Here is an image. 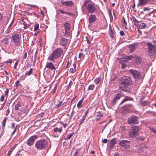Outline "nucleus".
Instances as JSON below:
<instances>
[{
    "label": "nucleus",
    "mask_w": 156,
    "mask_h": 156,
    "mask_svg": "<svg viewBox=\"0 0 156 156\" xmlns=\"http://www.w3.org/2000/svg\"><path fill=\"white\" fill-rule=\"evenodd\" d=\"M63 51L60 48H57L54 50L48 58V60L49 61H54L55 59H57L60 57L62 54Z\"/></svg>",
    "instance_id": "1"
},
{
    "label": "nucleus",
    "mask_w": 156,
    "mask_h": 156,
    "mask_svg": "<svg viewBox=\"0 0 156 156\" xmlns=\"http://www.w3.org/2000/svg\"><path fill=\"white\" fill-rule=\"evenodd\" d=\"M48 142L46 140L43 139L37 141L35 145V147L38 150L45 149L47 148Z\"/></svg>",
    "instance_id": "2"
},
{
    "label": "nucleus",
    "mask_w": 156,
    "mask_h": 156,
    "mask_svg": "<svg viewBox=\"0 0 156 156\" xmlns=\"http://www.w3.org/2000/svg\"><path fill=\"white\" fill-rule=\"evenodd\" d=\"M148 52L151 58H154L156 54V45H152L151 43H147Z\"/></svg>",
    "instance_id": "3"
},
{
    "label": "nucleus",
    "mask_w": 156,
    "mask_h": 156,
    "mask_svg": "<svg viewBox=\"0 0 156 156\" xmlns=\"http://www.w3.org/2000/svg\"><path fill=\"white\" fill-rule=\"evenodd\" d=\"M140 127L138 126H134L132 127L128 133L129 136L133 138L135 137L139 134Z\"/></svg>",
    "instance_id": "4"
},
{
    "label": "nucleus",
    "mask_w": 156,
    "mask_h": 156,
    "mask_svg": "<svg viewBox=\"0 0 156 156\" xmlns=\"http://www.w3.org/2000/svg\"><path fill=\"white\" fill-rule=\"evenodd\" d=\"M56 127L53 129V136L54 137H58L62 131V126H60L58 123L56 125Z\"/></svg>",
    "instance_id": "5"
},
{
    "label": "nucleus",
    "mask_w": 156,
    "mask_h": 156,
    "mask_svg": "<svg viewBox=\"0 0 156 156\" xmlns=\"http://www.w3.org/2000/svg\"><path fill=\"white\" fill-rule=\"evenodd\" d=\"M12 41L17 46H20L21 44V35L18 34H15L12 36Z\"/></svg>",
    "instance_id": "6"
},
{
    "label": "nucleus",
    "mask_w": 156,
    "mask_h": 156,
    "mask_svg": "<svg viewBox=\"0 0 156 156\" xmlns=\"http://www.w3.org/2000/svg\"><path fill=\"white\" fill-rule=\"evenodd\" d=\"M138 122V117L135 115H132L129 117L127 120L128 124L130 125L136 124Z\"/></svg>",
    "instance_id": "7"
},
{
    "label": "nucleus",
    "mask_w": 156,
    "mask_h": 156,
    "mask_svg": "<svg viewBox=\"0 0 156 156\" xmlns=\"http://www.w3.org/2000/svg\"><path fill=\"white\" fill-rule=\"evenodd\" d=\"M121 84L127 86L131 84V80L130 78L127 76H124L121 79Z\"/></svg>",
    "instance_id": "8"
},
{
    "label": "nucleus",
    "mask_w": 156,
    "mask_h": 156,
    "mask_svg": "<svg viewBox=\"0 0 156 156\" xmlns=\"http://www.w3.org/2000/svg\"><path fill=\"white\" fill-rule=\"evenodd\" d=\"M129 72L135 79H138L141 77V73L139 72L137 70L130 69L129 70Z\"/></svg>",
    "instance_id": "9"
},
{
    "label": "nucleus",
    "mask_w": 156,
    "mask_h": 156,
    "mask_svg": "<svg viewBox=\"0 0 156 156\" xmlns=\"http://www.w3.org/2000/svg\"><path fill=\"white\" fill-rule=\"evenodd\" d=\"M63 26L64 27L65 35L69 36L71 33V27L70 24L66 22L65 23Z\"/></svg>",
    "instance_id": "10"
},
{
    "label": "nucleus",
    "mask_w": 156,
    "mask_h": 156,
    "mask_svg": "<svg viewBox=\"0 0 156 156\" xmlns=\"http://www.w3.org/2000/svg\"><path fill=\"white\" fill-rule=\"evenodd\" d=\"M130 142L126 140H122L120 141L119 144L125 149H128L129 148Z\"/></svg>",
    "instance_id": "11"
},
{
    "label": "nucleus",
    "mask_w": 156,
    "mask_h": 156,
    "mask_svg": "<svg viewBox=\"0 0 156 156\" xmlns=\"http://www.w3.org/2000/svg\"><path fill=\"white\" fill-rule=\"evenodd\" d=\"M86 9L87 11L89 13H92L95 12L96 11V9L94 6V5L93 3L88 4Z\"/></svg>",
    "instance_id": "12"
},
{
    "label": "nucleus",
    "mask_w": 156,
    "mask_h": 156,
    "mask_svg": "<svg viewBox=\"0 0 156 156\" xmlns=\"http://www.w3.org/2000/svg\"><path fill=\"white\" fill-rule=\"evenodd\" d=\"M37 135H34L30 136L27 141V144L29 146H32L34 144L35 140L38 138Z\"/></svg>",
    "instance_id": "13"
},
{
    "label": "nucleus",
    "mask_w": 156,
    "mask_h": 156,
    "mask_svg": "<svg viewBox=\"0 0 156 156\" xmlns=\"http://www.w3.org/2000/svg\"><path fill=\"white\" fill-rule=\"evenodd\" d=\"M67 39H66L65 38L62 37L59 40V44L64 48L65 49L66 48L67 45Z\"/></svg>",
    "instance_id": "14"
},
{
    "label": "nucleus",
    "mask_w": 156,
    "mask_h": 156,
    "mask_svg": "<svg viewBox=\"0 0 156 156\" xmlns=\"http://www.w3.org/2000/svg\"><path fill=\"white\" fill-rule=\"evenodd\" d=\"M50 69L51 70L55 72L56 68L53 64L51 62H47L46 64L45 67Z\"/></svg>",
    "instance_id": "15"
},
{
    "label": "nucleus",
    "mask_w": 156,
    "mask_h": 156,
    "mask_svg": "<svg viewBox=\"0 0 156 156\" xmlns=\"http://www.w3.org/2000/svg\"><path fill=\"white\" fill-rule=\"evenodd\" d=\"M142 61V58L140 56L135 55L133 60V63L135 65L140 64Z\"/></svg>",
    "instance_id": "16"
},
{
    "label": "nucleus",
    "mask_w": 156,
    "mask_h": 156,
    "mask_svg": "<svg viewBox=\"0 0 156 156\" xmlns=\"http://www.w3.org/2000/svg\"><path fill=\"white\" fill-rule=\"evenodd\" d=\"M97 20L96 16L94 15H90L89 17V22L90 24L93 23Z\"/></svg>",
    "instance_id": "17"
},
{
    "label": "nucleus",
    "mask_w": 156,
    "mask_h": 156,
    "mask_svg": "<svg viewBox=\"0 0 156 156\" xmlns=\"http://www.w3.org/2000/svg\"><path fill=\"white\" fill-rule=\"evenodd\" d=\"M122 96V95L121 94H117L115 97L114 99L111 101L112 105H115L116 103V101L118 100Z\"/></svg>",
    "instance_id": "18"
},
{
    "label": "nucleus",
    "mask_w": 156,
    "mask_h": 156,
    "mask_svg": "<svg viewBox=\"0 0 156 156\" xmlns=\"http://www.w3.org/2000/svg\"><path fill=\"white\" fill-rule=\"evenodd\" d=\"M138 43L137 42L135 43L129 45V48H130V50L131 52H133L135 50V47L136 46Z\"/></svg>",
    "instance_id": "19"
},
{
    "label": "nucleus",
    "mask_w": 156,
    "mask_h": 156,
    "mask_svg": "<svg viewBox=\"0 0 156 156\" xmlns=\"http://www.w3.org/2000/svg\"><path fill=\"white\" fill-rule=\"evenodd\" d=\"M109 34L110 35V36L113 39L114 38V34L113 31L112 30L111 28V26H109Z\"/></svg>",
    "instance_id": "20"
},
{
    "label": "nucleus",
    "mask_w": 156,
    "mask_h": 156,
    "mask_svg": "<svg viewBox=\"0 0 156 156\" xmlns=\"http://www.w3.org/2000/svg\"><path fill=\"white\" fill-rule=\"evenodd\" d=\"M148 0H139V5H144L146 4L148 2Z\"/></svg>",
    "instance_id": "21"
},
{
    "label": "nucleus",
    "mask_w": 156,
    "mask_h": 156,
    "mask_svg": "<svg viewBox=\"0 0 156 156\" xmlns=\"http://www.w3.org/2000/svg\"><path fill=\"white\" fill-rule=\"evenodd\" d=\"M73 68H70L69 72L71 73H73L76 70V65L75 63H74L73 64Z\"/></svg>",
    "instance_id": "22"
},
{
    "label": "nucleus",
    "mask_w": 156,
    "mask_h": 156,
    "mask_svg": "<svg viewBox=\"0 0 156 156\" xmlns=\"http://www.w3.org/2000/svg\"><path fill=\"white\" fill-rule=\"evenodd\" d=\"M60 11L62 14H65L70 16H73V14L70 12L67 11H63L61 9H60Z\"/></svg>",
    "instance_id": "23"
},
{
    "label": "nucleus",
    "mask_w": 156,
    "mask_h": 156,
    "mask_svg": "<svg viewBox=\"0 0 156 156\" xmlns=\"http://www.w3.org/2000/svg\"><path fill=\"white\" fill-rule=\"evenodd\" d=\"M126 85H124L123 84H121V83H120V86L119 87V90L123 91H124L126 90Z\"/></svg>",
    "instance_id": "24"
},
{
    "label": "nucleus",
    "mask_w": 156,
    "mask_h": 156,
    "mask_svg": "<svg viewBox=\"0 0 156 156\" xmlns=\"http://www.w3.org/2000/svg\"><path fill=\"white\" fill-rule=\"evenodd\" d=\"M132 19L133 22L135 26H138L139 21L137 20L135 17L134 16H133L132 17Z\"/></svg>",
    "instance_id": "25"
},
{
    "label": "nucleus",
    "mask_w": 156,
    "mask_h": 156,
    "mask_svg": "<svg viewBox=\"0 0 156 156\" xmlns=\"http://www.w3.org/2000/svg\"><path fill=\"white\" fill-rule=\"evenodd\" d=\"M22 103L20 102H18L17 105H16L15 106V109L16 110H19V108L22 106Z\"/></svg>",
    "instance_id": "26"
},
{
    "label": "nucleus",
    "mask_w": 156,
    "mask_h": 156,
    "mask_svg": "<svg viewBox=\"0 0 156 156\" xmlns=\"http://www.w3.org/2000/svg\"><path fill=\"white\" fill-rule=\"evenodd\" d=\"M76 151L77 152V153L79 154V156L83 155V150H82V148H80L77 149Z\"/></svg>",
    "instance_id": "27"
},
{
    "label": "nucleus",
    "mask_w": 156,
    "mask_h": 156,
    "mask_svg": "<svg viewBox=\"0 0 156 156\" xmlns=\"http://www.w3.org/2000/svg\"><path fill=\"white\" fill-rule=\"evenodd\" d=\"M115 139H112L110 141V145L111 147H113L114 145L115 144Z\"/></svg>",
    "instance_id": "28"
},
{
    "label": "nucleus",
    "mask_w": 156,
    "mask_h": 156,
    "mask_svg": "<svg viewBox=\"0 0 156 156\" xmlns=\"http://www.w3.org/2000/svg\"><path fill=\"white\" fill-rule=\"evenodd\" d=\"M33 69L32 68H31L29 71H27L25 73L26 76H29L31 75L33 72Z\"/></svg>",
    "instance_id": "29"
},
{
    "label": "nucleus",
    "mask_w": 156,
    "mask_h": 156,
    "mask_svg": "<svg viewBox=\"0 0 156 156\" xmlns=\"http://www.w3.org/2000/svg\"><path fill=\"white\" fill-rule=\"evenodd\" d=\"M140 102L141 105L143 106L147 105L148 104L147 101L145 100L141 101H140Z\"/></svg>",
    "instance_id": "30"
},
{
    "label": "nucleus",
    "mask_w": 156,
    "mask_h": 156,
    "mask_svg": "<svg viewBox=\"0 0 156 156\" xmlns=\"http://www.w3.org/2000/svg\"><path fill=\"white\" fill-rule=\"evenodd\" d=\"M98 114L97 115V118H96V120H99L100 118L103 116V114H102V113L99 112L98 113H97Z\"/></svg>",
    "instance_id": "31"
},
{
    "label": "nucleus",
    "mask_w": 156,
    "mask_h": 156,
    "mask_svg": "<svg viewBox=\"0 0 156 156\" xmlns=\"http://www.w3.org/2000/svg\"><path fill=\"white\" fill-rule=\"evenodd\" d=\"M127 61V60H126L125 58H122L120 59L119 60V62L121 65L125 63Z\"/></svg>",
    "instance_id": "32"
},
{
    "label": "nucleus",
    "mask_w": 156,
    "mask_h": 156,
    "mask_svg": "<svg viewBox=\"0 0 156 156\" xmlns=\"http://www.w3.org/2000/svg\"><path fill=\"white\" fill-rule=\"evenodd\" d=\"M60 126L61 125L62 126H62L64 128H65L67 126V124L66 123H64L63 122H58Z\"/></svg>",
    "instance_id": "33"
},
{
    "label": "nucleus",
    "mask_w": 156,
    "mask_h": 156,
    "mask_svg": "<svg viewBox=\"0 0 156 156\" xmlns=\"http://www.w3.org/2000/svg\"><path fill=\"white\" fill-rule=\"evenodd\" d=\"M74 133H73L69 134L67 136L65 137H64V139L66 140H67L69 139L73 135Z\"/></svg>",
    "instance_id": "34"
},
{
    "label": "nucleus",
    "mask_w": 156,
    "mask_h": 156,
    "mask_svg": "<svg viewBox=\"0 0 156 156\" xmlns=\"http://www.w3.org/2000/svg\"><path fill=\"white\" fill-rule=\"evenodd\" d=\"M9 39L8 38H4L2 41V42L5 45H6L8 44V41Z\"/></svg>",
    "instance_id": "35"
},
{
    "label": "nucleus",
    "mask_w": 156,
    "mask_h": 156,
    "mask_svg": "<svg viewBox=\"0 0 156 156\" xmlns=\"http://www.w3.org/2000/svg\"><path fill=\"white\" fill-rule=\"evenodd\" d=\"M63 3H65L66 5L67 6H70L73 4V3L71 1L64 2H63Z\"/></svg>",
    "instance_id": "36"
},
{
    "label": "nucleus",
    "mask_w": 156,
    "mask_h": 156,
    "mask_svg": "<svg viewBox=\"0 0 156 156\" xmlns=\"http://www.w3.org/2000/svg\"><path fill=\"white\" fill-rule=\"evenodd\" d=\"M101 77H98L96 79H95L94 80V83L97 84L99 83V82L101 81Z\"/></svg>",
    "instance_id": "37"
},
{
    "label": "nucleus",
    "mask_w": 156,
    "mask_h": 156,
    "mask_svg": "<svg viewBox=\"0 0 156 156\" xmlns=\"http://www.w3.org/2000/svg\"><path fill=\"white\" fill-rule=\"evenodd\" d=\"M16 146V145L15 144L14 146H13V147H12L10 151L8 152V155H10L11 154L12 152L14 150V149L15 148Z\"/></svg>",
    "instance_id": "38"
},
{
    "label": "nucleus",
    "mask_w": 156,
    "mask_h": 156,
    "mask_svg": "<svg viewBox=\"0 0 156 156\" xmlns=\"http://www.w3.org/2000/svg\"><path fill=\"white\" fill-rule=\"evenodd\" d=\"M94 87L95 86L94 84L90 85L88 88L87 90H92Z\"/></svg>",
    "instance_id": "39"
},
{
    "label": "nucleus",
    "mask_w": 156,
    "mask_h": 156,
    "mask_svg": "<svg viewBox=\"0 0 156 156\" xmlns=\"http://www.w3.org/2000/svg\"><path fill=\"white\" fill-rule=\"evenodd\" d=\"M7 120V118H5V119L3 120V121L2 122V129H4V128L5 126V124L6 123V122Z\"/></svg>",
    "instance_id": "40"
},
{
    "label": "nucleus",
    "mask_w": 156,
    "mask_h": 156,
    "mask_svg": "<svg viewBox=\"0 0 156 156\" xmlns=\"http://www.w3.org/2000/svg\"><path fill=\"white\" fill-rule=\"evenodd\" d=\"M146 25L144 23H142L139 25V28L140 29L144 28L145 27Z\"/></svg>",
    "instance_id": "41"
},
{
    "label": "nucleus",
    "mask_w": 156,
    "mask_h": 156,
    "mask_svg": "<svg viewBox=\"0 0 156 156\" xmlns=\"http://www.w3.org/2000/svg\"><path fill=\"white\" fill-rule=\"evenodd\" d=\"M133 58V56L132 55H130L129 56H126L125 58L126 59V60H130L132 59Z\"/></svg>",
    "instance_id": "42"
},
{
    "label": "nucleus",
    "mask_w": 156,
    "mask_h": 156,
    "mask_svg": "<svg viewBox=\"0 0 156 156\" xmlns=\"http://www.w3.org/2000/svg\"><path fill=\"white\" fill-rule=\"evenodd\" d=\"M83 99L80 100L79 101V102H78V103L77 105V106L78 108H79L80 106L81 105L83 102Z\"/></svg>",
    "instance_id": "43"
},
{
    "label": "nucleus",
    "mask_w": 156,
    "mask_h": 156,
    "mask_svg": "<svg viewBox=\"0 0 156 156\" xmlns=\"http://www.w3.org/2000/svg\"><path fill=\"white\" fill-rule=\"evenodd\" d=\"M39 28V24H35L34 27V31H36L38 30Z\"/></svg>",
    "instance_id": "44"
},
{
    "label": "nucleus",
    "mask_w": 156,
    "mask_h": 156,
    "mask_svg": "<svg viewBox=\"0 0 156 156\" xmlns=\"http://www.w3.org/2000/svg\"><path fill=\"white\" fill-rule=\"evenodd\" d=\"M131 98L128 97V98H125L124 100H123L122 102H121L120 104H122L124 102L126 101H128V100H131Z\"/></svg>",
    "instance_id": "45"
},
{
    "label": "nucleus",
    "mask_w": 156,
    "mask_h": 156,
    "mask_svg": "<svg viewBox=\"0 0 156 156\" xmlns=\"http://www.w3.org/2000/svg\"><path fill=\"white\" fill-rule=\"evenodd\" d=\"M121 131L122 132H124L126 131L127 129V128L125 126H122L121 127Z\"/></svg>",
    "instance_id": "46"
},
{
    "label": "nucleus",
    "mask_w": 156,
    "mask_h": 156,
    "mask_svg": "<svg viewBox=\"0 0 156 156\" xmlns=\"http://www.w3.org/2000/svg\"><path fill=\"white\" fill-rule=\"evenodd\" d=\"M84 55L83 53H80L79 55V58L80 59H83L84 58Z\"/></svg>",
    "instance_id": "47"
},
{
    "label": "nucleus",
    "mask_w": 156,
    "mask_h": 156,
    "mask_svg": "<svg viewBox=\"0 0 156 156\" xmlns=\"http://www.w3.org/2000/svg\"><path fill=\"white\" fill-rule=\"evenodd\" d=\"M23 24L24 25V29H26L28 28V26H27V24H26V22H25L24 21H23Z\"/></svg>",
    "instance_id": "48"
},
{
    "label": "nucleus",
    "mask_w": 156,
    "mask_h": 156,
    "mask_svg": "<svg viewBox=\"0 0 156 156\" xmlns=\"http://www.w3.org/2000/svg\"><path fill=\"white\" fill-rule=\"evenodd\" d=\"M89 2V1L88 0H86L85 1V2L83 3V6L85 7L86 9V7H87V4Z\"/></svg>",
    "instance_id": "49"
},
{
    "label": "nucleus",
    "mask_w": 156,
    "mask_h": 156,
    "mask_svg": "<svg viewBox=\"0 0 156 156\" xmlns=\"http://www.w3.org/2000/svg\"><path fill=\"white\" fill-rule=\"evenodd\" d=\"M37 45H39L40 46H41L42 44V40L40 39L37 42Z\"/></svg>",
    "instance_id": "50"
},
{
    "label": "nucleus",
    "mask_w": 156,
    "mask_h": 156,
    "mask_svg": "<svg viewBox=\"0 0 156 156\" xmlns=\"http://www.w3.org/2000/svg\"><path fill=\"white\" fill-rule=\"evenodd\" d=\"M88 113V111H87L85 113V115L83 116V121H84L85 119V117L87 115Z\"/></svg>",
    "instance_id": "51"
},
{
    "label": "nucleus",
    "mask_w": 156,
    "mask_h": 156,
    "mask_svg": "<svg viewBox=\"0 0 156 156\" xmlns=\"http://www.w3.org/2000/svg\"><path fill=\"white\" fill-rule=\"evenodd\" d=\"M117 77L115 76H114L113 77H112L111 80V82L112 83V82L114 81L117 78Z\"/></svg>",
    "instance_id": "52"
},
{
    "label": "nucleus",
    "mask_w": 156,
    "mask_h": 156,
    "mask_svg": "<svg viewBox=\"0 0 156 156\" xmlns=\"http://www.w3.org/2000/svg\"><path fill=\"white\" fill-rule=\"evenodd\" d=\"M62 101H60V102H59V103L57 105H56V106H55V108H59L61 106V105L62 104Z\"/></svg>",
    "instance_id": "53"
},
{
    "label": "nucleus",
    "mask_w": 156,
    "mask_h": 156,
    "mask_svg": "<svg viewBox=\"0 0 156 156\" xmlns=\"http://www.w3.org/2000/svg\"><path fill=\"white\" fill-rule=\"evenodd\" d=\"M149 130L153 133H156V130L154 129L153 128H149Z\"/></svg>",
    "instance_id": "54"
},
{
    "label": "nucleus",
    "mask_w": 156,
    "mask_h": 156,
    "mask_svg": "<svg viewBox=\"0 0 156 156\" xmlns=\"http://www.w3.org/2000/svg\"><path fill=\"white\" fill-rule=\"evenodd\" d=\"M4 99H5L4 96V95L3 94H2V95L1 97L0 98V101H4Z\"/></svg>",
    "instance_id": "55"
},
{
    "label": "nucleus",
    "mask_w": 156,
    "mask_h": 156,
    "mask_svg": "<svg viewBox=\"0 0 156 156\" xmlns=\"http://www.w3.org/2000/svg\"><path fill=\"white\" fill-rule=\"evenodd\" d=\"M19 62V60H17L16 62V63H15V65L14 66V68L15 69H17V65L18 64Z\"/></svg>",
    "instance_id": "56"
},
{
    "label": "nucleus",
    "mask_w": 156,
    "mask_h": 156,
    "mask_svg": "<svg viewBox=\"0 0 156 156\" xmlns=\"http://www.w3.org/2000/svg\"><path fill=\"white\" fill-rule=\"evenodd\" d=\"M9 89L8 88H7L6 89V90L5 91V95L6 96H8V94L9 93Z\"/></svg>",
    "instance_id": "57"
},
{
    "label": "nucleus",
    "mask_w": 156,
    "mask_h": 156,
    "mask_svg": "<svg viewBox=\"0 0 156 156\" xmlns=\"http://www.w3.org/2000/svg\"><path fill=\"white\" fill-rule=\"evenodd\" d=\"M122 69H124L126 68V66H127V65L125 63L123 64H122Z\"/></svg>",
    "instance_id": "58"
},
{
    "label": "nucleus",
    "mask_w": 156,
    "mask_h": 156,
    "mask_svg": "<svg viewBox=\"0 0 156 156\" xmlns=\"http://www.w3.org/2000/svg\"><path fill=\"white\" fill-rule=\"evenodd\" d=\"M15 126V124L14 123H12L11 124V128L15 129V128L16 127Z\"/></svg>",
    "instance_id": "59"
},
{
    "label": "nucleus",
    "mask_w": 156,
    "mask_h": 156,
    "mask_svg": "<svg viewBox=\"0 0 156 156\" xmlns=\"http://www.w3.org/2000/svg\"><path fill=\"white\" fill-rule=\"evenodd\" d=\"M16 129H17V126H16L15 128V129H14V130H13V132L11 134V135H13L15 133V132H16Z\"/></svg>",
    "instance_id": "60"
},
{
    "label": "nucleus",
    "mask_w": 156,
    "mask_h": 156,
    "mask_svg": "<svg viewBox=\"0 0 156 156\" xmlns=\"http://www.w3.org/2000/svg\"><path fill=\"white\" fill-rule=\"evenodd\" d=\"M120 34L121 36H123L125 35L124 32L122 30L120 31Z\"/></svg>",
    "instance_id": "61"
},
{
    "label": "nucleus",
    "mask_w": 156,
    "mask_h": 156,
    "mask_svg": "<svg viewBox=\"0 0 156 156\" xmlns=\"http://www.w3.org/2000/svg\"><path fill=\"white\" fill-rule=\"evenodd\" d=\"M108 140L107 139H104L102 140V142L106 144Z\"/></svg>",
    "instance_id": "62"
},
{
    "label": "nucleus",
    "mask_w": 156,
    "mask_h": 156,
    "mask_svg": "<svg viewBox=\"0 0 156 156\" xmlns=\"http://www.w3.org/2000/svg\"><path fill=\"white\" fill-rule=\"evenodd\" d=\"M144 138V137H142L140 136L138 137L137 139L139 140H143Z\"/></svg>",
    "instance_id": "63"
},
{
    "label": "nucleus",
    "mask_w": 156,
    "mask_h": 156,
    "mask_svg": "<svg viewBox=\"0 0 156 156\" xmlns=\"http://www.w3.org/2000/svg\"><path fill=\"white\" fill-rule=\"evenodd\" d=\"M78 155L79 154L77 153V152L76 151L74 154L73 155V156H79Z\"/></svg>",
    "instance_id": "64"
}]
</instances>
